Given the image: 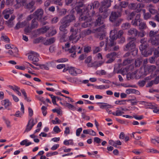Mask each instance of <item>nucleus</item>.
Returning a JSON list of instances; mask_svg holds the SVG:
<instances>
[{
    "instance_id": "obj_1",
    "label": "nucleus",
    "mask_w": 159,
    "mask_h": 159,
    "mask_svg": "<svg viewBox=\"0 0 159 159\" xmlns=\"http://www.w3.org/2000/svg\"><path fill=\"white\" fill-rule=\"evenodd\" d=\"M117 34V28H115L110 31V39H108V38H106V47L105 48V51L108 50L109 51L111 50H109V48L116 45V43L115 42V41L119 38Z\"/></svg>"
},
{
    "instance_id": "obj_2",
    "label": "nucleus",
    "mask_w": 159,
    "mask_h": 159,
    "mask_svg": "<svg viewBox=\"0 0 159 159\" xmlns=\"http://www.w3.org/2000/svg\"><path fill=\"white\" fill-rule=\"evenodd\" d=\"M136 39L135 37H129L128 38L129 43L126 44L124 48V50L126 51H131L135 48V42Z\"/></svg>"
},
{
    "instance_id": "obj_3",
    "label": "nucleus",
    "mask_w": 159,
    "mask_h": 159,
    "mask_svg": "<svg viewBox=\"0 0 159 159\" xmlns=\"http://www.w3.org/2000/svg\"><path fill=\"white\" fill-rule=\"evenodd\" d=\"M122 10V9L119 8L116 11L112 12L110 17V20L112 22L115 21L118 17L121 16Z\"/></svg>"
},
{
    "instance_id": "obj_4",
    "label": "nucleus",
    "mask_w": 159,
    "mask_h": 159,
    "mask_svg": "<svg viewBox=\"0 0 159 159\" xmlns=\"http://www.w3.org/2000/svg\"><path fill=\"white\" fill-rule=\"evenodd\" d=\"M144 7V4L143 3H131L128 5V8L132 10H136L138 12L141 11L142 8Z\"/></svg>"
},
{
    "instance_id": "obj_5",
    "label": "nucleus",
    "mask_w": 159,
    "mask_h": 159,
    "mask_svg": "<svg viewBox=\"0 0 159 159\" xmlns=\"http://www.w3.org/2000/svg\"><path fill=\"white\" fill-rule=\"evenodd\" d=\"M82 50V48H80V47L77 48L74 45L72 46L71 48L69 49L68 51L70 53H71L70 56L74 58L76 57V52H77L78 54H80L81 53Z\"/></svg>"
},
{
    "instance_id": "obj_6",
    "label": "nucleus",
    "mask_w": 159,
    "mask_h": 159,
    "mask_svg": "<svg viewBox=\"0 0 159 159\" xmlns=\"http://www.w3.org/2000/svg\"><path fill=\"white\" fill-rule=\"evenodd\" d=\"M148 46V44L146 43L145 44H141L139 47L140 50L141 51L142 53L145 57H147L152 54L151 51H146V49Z\"/></svg>"
},
{
    "instance_id": "obj_7",
    "label": "nucleus",
    "mask_w": 159,
    "mask_h": 159,
    "mask_svg": "<svg viewBox=\"0 0 159 159\" xmlns=\"http://www.w3.org/2000/svg\"><path fill=\"white\" fill-rule=\"evenodd\" d=\"M39 55L36 53L31 52L28 56V59L32 61V63L34 65H37V63L39 61Z\"/></svg>"
},
{
    "instance_id": "obj_8",
    "label": "nucleus",
    "mask_w": 159,
    "mask_h": 159,
    "mask_svg": "<svg viewBox=\"0 0 159 159\" xmlns=\"http://www.w3.org/2000/svg\"><path fill=\"white\" fill-rule=\"evenodd\" d=\"M80 20H81L86 21L84 23H82L81 26L82 27L85 28L91 25L90 22L88 21V17L84 15V13L81 14L79 17Z\"/></svg>"
},
{
    "instance_id": "obj_9",
    "label": "nucleus",
    "mask_w": 159,
    "mask_h": 159,
    "mask_svg": "<svg viewBox=\"0 0 159 159\" xmlns=\"http://www.w3.org/2000/svg\"><path fill=\"white\" fill-rule=\"evenodd\" d=\"M44 13L43 10L41 8H39L37 9L33 13L34 16H35L37 20L39 21L42 22V17Z\"/></svg>"
},
{
    "instance_id": "obj_10",
    "label": "nucleus",
    "mask_w": 159,
    "mask_h": 159,
    "mask_svg": "<svg viewBox=\"0 0 159 159\" xmlns=\"http://www.w3.org/2000/svg\"><path fill=\"white\" fill-rule=\"evenodd\" d=\"M35 2L34 0H31L30 2L24 3L25 8L31 10L30 12H33L36 9V7L34 6Z\"/></svg>"
},
{
    "instance_id": "obj_11",
    "label": "nucleus",
    "mask_w": 159,
    "mask_h": 159,
    "mask_svg": "<svg viewBox=\"0 0 159 159\" xmlns=\"http://www.w3.org/2000/svg\"><path fill=\"white\" fill-rule=\"evenodd\" d=\"M60 22L61 25L59 27L60 30L65 33H66L68 31L67 28L70 25L61 19L60 20Z\"/></svg>"
},
{
    "instance_id": "obj_12",
    "label": "nucleus",
    "mask_w": 159,
    "mask_h": 159,
    "mask_svg": "<svg viewBox=\"0 0 159 159\" xmlns=\"http://www.w3.org/2000/svg\"><path fill=\"white\" fill-rule=\"evenodd\" d=\"M34 120L32 118H30L29 119L26 125L25 129L24 132V133L25 132H28L30 131L33 128V126L35 124L34 122Z\"/></svg>"
},
{
    "instance_id": "obj_13",
    "label": "nucleus",
    "mask_w": 159,
    "mask_h": 159,
    "mask_svg": "<svg viewBox=\"0 0 159 159\" xmlns=\"http://www.w3.org/2000/svg\"><path fill=\"white\" fill-rule=\"evenodd\" d=\"M80 38V35L79 34H78L77 32L75 30V32L72 33L70 36L69 40L70 41H72L75 43H76Z\"/></svg>"
},
{
    "instance_id": "obj_14",
    "label": "nucleus",
    "mask_w": 159,
    "mask_h": 159,
    "mask_svg": "<svg viewBox=\"0 0 159 159\" xmlns=\"http://www.w3.org/2000/svg\"><path fill=\"white\" fill-rule=\"evenodd\" d=\"M61 20L70 25V23L75 20V17L74 15L71 14L66 16Z\"/></svg>"
},
{
    "instance_id": "obj_15",
    "label": "nucleus",
    "mask_w": 159,
    "mask_h": 159,
    "mask_svg": "<svg viewBox=\"0 0 159 159\" xmlns=\"http://www.w3.org/2000/svg\"><path fill=\"white\" fill-rule=\"evenodd\" d=\"M117 55L115 52L108 53L106 55V57L109 59L106 61L107 63H110L113 62L115 60V57Z\"/></svg>"
},
{
    "instance_id": "obj_16",
    "label": "nucleus",
    "mask_w": 159,
    "mask_h": 159,
    "mask_svg": "<svg viewBox=\"0 0 159 159\" xmlns=\"http://www.w3.org/2000/svg\"><path fill=\"white\" fill-rule=\"evenodd\" d=\"M140 102L142 104L148 106L149 107L148 108L151 109H153V111L154 112L159 114V109L157 107H155L154 106L152 105V104L151 103H148L147 102L144 101H141Z\"/></svg>"
},
{
    "instance_id": "obj_17",
    "label": "nucleus",
    "mask_w": 159,
    "mask_h": 159,
    "mask_svg": "<svg viewBox=\"0 0 159 159\" xmlns=\"http://www.w3.org/2000/svg\"><path fill=\"white\" fill-rule=\"evenodd\" d=\"M83 3L82 1L77 0L76 3L75 9L78 13H81L82 14L83 13L82 12L83 10L81 9L80 8L83 7Z\"/></svg>"
},
{
    "instance_id": "obj_18",
    "label": "nucleus",
    "mask_w": 159,
    "mask_h": 159,
    "mask_svg": "<svg viewBox=\"0 0 159 159\" xmlns=\"http://www.w3.org/2000/svg\"><path fill=\"white\" fill-rule=\"evenodd\" d=\"M99 3L98 1L94 2L93 3H91L88 5L87 10L85 11V12H88V10L92 9V8H97L99 6Z\"/></svg>"
},
{
    "instance_id": "obj_19",
    "label": "nucleus",
    "mask_w": 159,
    "mask_h": 159,
    "mask_svg": "<svg viewBox=\"0 0 159 159\" xmlns=\"http://www.w3.org/2000/svg\"><path fill=\"white\" fill-rule=\"evenodd\" d=\"M18 55V48L13 45L11 46V55L14 57H16Z\"/></svg>"
},
{
    "instance_id": "obj_20",
    "label": "nucleus",
    "mask_w": 159,
    "mask_h": 159,
    "mask_svg": "<svg viewBox=\"0 0 159 159\" xmlns=\"http://www.w3.org/2000/svg\"><path fill=\"white\" fill-rule=\"evenodd\" d=\"M93 23L94 26L96 27L100 26L102 25L104 23L103 19L101 16H99L98 18L96 19Z\"/></svg>"
},
{
    "instance_id": "obj_21",
    "label": "nucleus",
    "mask_w": 159,
    "mask_h": 159,
    "mask_svg": "<svg viewBox=\"0 0 159 159\" xmlns=\"http://www.w3.org/2000/svg\"><path fill=\"white\" fill-rule=\"evenodd\" d=\"M149 42L151 43L152 45L156 47L159 44V39L156 37H152L150 38Z\"/></svg>"
},
{
    "instance_id": "obj_22",
    "label": "nucleus",
    "mask_w": 159,
    "mask_h": 159,
    "mask_svg": "<svg viewBox=\"0 0 159 159\" xmlns=\"http://www.w3.org/2000/svg\"><path fill=\"white\" fill-rule=\"evenodd\" d=\"M140 14H137L134 20H133L131 22L132 25L134 26H137L138 22H140L141 20L140 19Z\"/></svg>"
},
{
    "instance_id": "obj_23",
    "label": "nucleus",
    "mask_w": 159,
    "mask_h": 159,
    "mask_svg": "<svg viewBox=\"0 0 159 159\" xmlns=\"http://www.w3.org/2000/svg\"><path fill=\"white\" fill-rule=\"evenodd\" d=\"M25 0H16V4L14 5V7L16 9H18L20 8L22 4L23 6L24 5V3H26Z\"/></svg>"
},
{
    "instance_id": "obj_24",
    "label": "nucleus",
    "mask_w": 159,
    "mask_h": 159,
    "mask_svg": "<svg viewBox=\"0 0 159 159\" xmlns=\"http://www.w3.org/2000/svg\"><path fill=\"white\" fill-rule=\"evenodd\" d=\"M36 18H34L31 21L30 27L33 29L37 28L39 26V24Z\"/></svg>"
},
{
    "instance_id": "obj_25",
    "label": "nucleus",
    "mask_w": 159,
    "mask_h": 159,
    "mask_svg": "<svg viewBox=\"0 0 159 159\" xmlns=\"http://www.w3.org/2000/svg\"><path fill=\"white\" fill-rule=\"evenodd\" d=\"M147 8L150 13L152 14H155L157 12V11L156 10L155 7L151 4L148 5Z\"/></svg>"
},
{
    "instance_id": "obj_26",
    "label": "nucleus",
    "mask_w": 159,
    "mask_h": 159,
    "mask_svg": "<svg viewBox=\"0 0 159 159\" xmlns=\"http://www.w3.org/2000/svg\"><path fill=\"white\" fill-rule=\"evenodd\" d=\"M138 31L134 28H131L128 31V34L134 37L138 35Z\"/></svg>"
},
{
    "instance_id": "obj_27",
    "label": "nucleus",
    "mask_w": 159,
    "mask_h": 159,
    "mask_svg": "<svg viewBox=\"0 0 159 159\" xmlns=\"http://www.w3.org/2000/svg\"><path fill=\"white\" fill-rule=\"evenodd\" d=\"M2 104L3 105L5 108L9 110L10 102L9 99H6L1 101Z\"/></svg>"
},
{
    "instance_id": "obj_28",
    "label": "nucleus",
    "mask_w": 159,
    "mask_h": 159,
    "mask_svg": "<svg viewBox=\"0 0 159 159\" xmlns=\"http://www.w3.org/2000/svg\"><path fill=\"white\" fill-rule=\"evenodd\" d=\"M106 29V25L105 24L102 25V26L100 27L96 28L95 30L100 33H105Z\"/></svg>"
},
{
    "instance_id": "obj_29",
    "label": "nucleus",
    "mask_w": 159,
    "mask_h": 159,
    "mask_svg": "<svg viewBox=\"0 0 159 159\" xmlns=\"http://www.w3.org/2000/svg\"><path fill=\"white\" fill-rule=\"evenodd\" d=\"M83 133L84 134H89L93 136H96V133L91 129L84 130L83 131Z\"/></svg>"
},
{
    "instance_id": "obj_30",
    "label": "nucleus",
    "mask_w": 159,
    "mask_h": 159,
    "mask_svg": "<svg viewBox=\"0 0 159 159\" xmlns=\"http://www.w3.org/2000/svg\"><path fill=\"white\" fill-rule=\"evenodd\" d=\"M111 5V0H103L102 2V6L104 8H107Z\"/></svg>"
},
{
    "instance_id": "obj_31",
    "label": "nucleus",
    "mask_w": 159,
    "mask_h": 159,
    "mask_svg": "<svg viewBox=\"0 0 159 159\" xmlns=\"http://www.w3.org/2000/svg\"><path fill=\"white\" fill-rule=\"evenodd\" d=\"M3 14L4 15V18L6 19H7L10 15V9L8 8L5 10L3 12Z\"/></svg>"
},
{
    "instance_id": "obj_32",
    "label": "nucleus",
    "mask_w": 159,
    "mask_h": 159,
    "mask_svg": "<svg viewBox=\"0 0 159 159\" xmlns=\"http://www.w3.org/2000/svg\"><path fill=\"white\" fill-rule=\"evenodd\" d=\"M55 38L54 37L51 38L46 40L44 43V44L46 45H49L53 43L55 41Z\"/></svg>"
},
{
    "instance_id": "obj_33",
    "label": "nucleus",
    "mask_w": 159,
    "mask_h": 159,
    "mask_svg": "<svg viewBox=\"0 0 159 159\" xmlns=\"http://www.w3.org/2000/svg\"><path fill=\"white\" fill-rule=\"evenodd\" d=\"M144 13L143 14V19L145 20H147L150 19L151 17V14L149 12H145V10L144 9L143 10Z\"/></svg>"
},
{
    "instance_id": "obj_34",
    "label": "nucleus",
    "mask_w": 159,
    "mask_h": 159,
    "mask_svg": "<svg viewBox=\"0 0 159 159\" xmlns=\"http://www.w3.org/2000/svg\"><path fill=\"white\" fill-rule=\"evenodd\" d=\"M139 26V29L140 30H145L148 28L146 23L144 22H140Z\"/></svg>"
},
{
    "instance_id": "obj_35",
    "label": "nucleus",
    "mask_w": 159,
    "mask_h": 159,
    "mask_svg": "<svg viewBox=\"0 0 159 159\" xmlns=\"http://www.w3.org/2000/svg\"><path fill=\"white\" fill-rule=\"evenodd\" d=\"M129 2L127 1H122L120 3V6L121 7V8H125L127 6L128 7Z\"/></svg>"
},
{
    "instance_id": "obj_36",
    "label": "nucleus",
    "mask_w": 159,
    "mask_h": 159,
    "mask_svg": "<svg viewBox=\"0 0 159 159\" xmlns=\"http://www.w3.org/2000/svg\"><path fill=\"white\" fill-rule=\"evenodd\" d=\"M75 68L72 67H68L69 72L70 74L73 76H75Z\"/></svg>"
},
{
    "instance_id": "obj_37",
    "label": "nucleus",
    "mask_w": 159,
    "mask_h": 159,
    "mask_svg": "<svg viewBox=\"0 0 159 159\" xmlns=\"http://www.w3.org/2000/svg\"><path fill=\"white\" fill-rule=\"evenodd\" d=\"M49 28L48 26H46L39 30V31L42 33H44L47 31Z\"/></svg>"
},
{
    "instance_id": "obj_38",
    "label": "nucleus",
    "mask_w": 159,
    "mask_h": 159,
    "mask_svg": "<svg viewBox=\"0 0 159 159\" xmlns=\"http://www.w3.org/2000/svg\"><path fill=\"white\" fill-rule=\"evenodd\" d=\"M105 33H100L97 35V38L99 39L100 40H101L105 38Z\"/></svg>"
},
{
    "instance_id": "obj_39",
    "label": "nucleus",
    "mask_w": 159,
    "mask_h": 159,
    "mask_svg": "<svg viewBox=\"0 0 159 159\" xmlns=\"http://www.w3.org/2000/svg\"><path fill=\"white\" fill-rule=\"evenodd\" d=\"M109 86L108 85H96L95 86V88L99 89H104L108 88Z\"/></svg>"
},
{
    "instance_id": "obj_40",
    "label": "nucleus",
    "mask_w": 159,
    "mask_h": 159,
    "mask_svg": "<svg viewBox=\"0 0 159 159\" xmlns=\"http://www.w3.org/2000/svg\"><path fill=\"white\" fill-rule=\"evenodd\" d=\"M137 15L135 12L133 11L130 13L128 16L127 19L128 20H132Z\"/></svg>"
},
{
    "instance_id": "obj_41",
    "label": "nucleus",
    "mask_w": 159,
    "mask_h": 159,
    "mask_svg": "<svg viewBox=\"0 0 159 159\" xmlns=\"http://www.w3.org/2000/svg\"><path fill=\"white\" fill-rule=\"evenodd\" d=\"M65 106L67 107L69 109H71L73 110H75V107L72 105L66 102L65 104Z\"/></svg>"
},
{
    "instance_id": "obj_42",
    "label": "nucleus",
    "mask_w": 159,
    "mask_h": 159,
    "mask_svg": "<svg viewBox=\"0 0 159 159\" xmlns=\"http://www.w3.org/2000/svg\"><path fill=\"white\" fill-rule=\"evenodd\" d=\"M94 32H92V30L88 29L87 30H85L83 31V33L85 36L91 34L92 33H93Z\"/></svg>"
},
{
    "instance_id": "obj_43",
    "label": "nucleus",
    "mask_w": 159,
    "mask_h": 159,
    "mask_svg": "<svg viewBox=\"0 0 159 159\" xmlns=\"http://www.w3.org/2000/svg\"><path fill=\"white\" fill-rule=\"evenodd\" d=\"M99 103L102 104L100 106V108L102 109H104L105 108H112V106L109 105L108 104L106 103Z\"/></svg>"
},
{
    "instance_id": "obj_44",
    "label": "nucleus",
    "mask_w": 159,
    "mask_h": 159,
    "mask_svg": "<svg viewBox=\"0 0 159 159\" xmlns=\"http://www.w3.org/2000/svg\"><path fill=\"white\" fill-rule=\"evenodd\" d=\"M67 79L69 81L74 83H76L78 81V78L75 77L72 78L70 77Z\"/></svg>"
},
{
    "instance_id": "obj_45",
    "label": "nucleus",
    "mask_w": 159,
    "mask_h": 159,
    "mask_svg": "<svg viewBox=\"0 0 159 159\" xmlns=\"http://www.w3.org/2000/svg\"><path fill=\"white\" fill-rule=\"evenodd\" d=\"M158 33V31H154L153 30H151L149 33V36L151 38L152 37H156Z\"/></svg>"
},
{
    "instance_id": "obj_46",
    "label": "nucleus",
    "mask_w": 159,
    "mask_h": 159,
    "mask_svg": "<svg viewBox=\"0 0 159 159\" xmlns=\"http://www.w3.org/2000/svg\"><path fill=\"white\" fill-rule=\"evenodd\" d=\"M127 101L126 100L116 101L115 102V103L117 105H125L126 104V101Z\"/></svg>"
},
{
    "instance_id": "obj_47",
    "label": "nucleus",
    "mask_w": 159,
    "mask_h": 159,
    "mask_svg": "<svg viewBox=\"0 0 159 159\" xmlns=\"http://www.w3.org/2000/svg\"><path fill=\"white\" fill-rule=\"evenodd\" d=\"M133 61L132 59H128L124 61L122 64L123 66H126L130 63Z\"/></svg>"
},
{
    "instance_id": "obj_48",
    "label": "nucleus",
    "mask_w": 159,
    "mask_h": 159,
    "mask_svg": "<svg viewBox=\"0 0 159 159\" xmlns=\"http://www.w3.org/2000/svg\"><path fill=\"white\" fill-rule=\"evenodd\" d=\"M47 107L45 106H43L41 108L43 115L44 116H46L47 114Z\"/></svg>"
},
{
    "instance_id": "obj_49",
    "label": "nucleus",
    "mask_w": 159,
    "mask_h": 159,
    "mask_svg": "<svg viewBox=\"0 0 159 159\" xmlns=\"http://www.w3.org/2000/svg\"><path fill=\"white\" fill-rule=\"evenodd\" d=\"M142 61L139 59H137L135 62V65L136 67H139L141 64Z\"/></svg>"
},
{
    "instance_id": "obj_50",
    "label": "nucleus",
    "mask_w": 159,
    "mask_h": 159,
    "mask_svg": "<svg viewBox=\"0 0 159 159\" xmlns=\"http://www.w3.org/2000/svg\"><path fill=\"white\" fill-rule=\"evenodd\" d=\"M122 27L123 29H128L130 27V24L128 23H126L123 24L122 25Z\"/></svg>"
},
{
    "instance_id": "obj_51",
    "label": "nucleus",
    "mask_w": 159,
    "mask_h": 159,
    "mask_svg": "<svg viewBox=\"0 0 159 159\" xmlns=\"http://www.w3.org/2000/svg\"><path fill=\"white\" fill-rule=\"evenodd\" d=\"M154 56L156 58L159 57V47L155 49L154 52Z\"/></svg>"
},
{
    "instance_id": "obj_52",
    "label": "nucleus",
    "mask_w": 159,
    "mask_h": 159,
    "mask_svg": "<svg viewBox=\"0 0 159 159\" xmlns=\"http://www.w3.org/2000/svg\"><path fill=\"white\" fill-rule=\"evenodd\" d=\"M136 98H135L132 99H129L127 100V101H130L131 103V105H136L137 104V102L136 100Z\"/></svg>"
},
{
    "instance_id": "obj_53",
    "label": "nucleus",
    "mask_w": 159,
    "mask_h": 159,
    "mask_svg": "<svg viewBox=\"0 0 159 159\" xmlns=\"http://www.w3.org/2000/svg\"><path fill=\"white\" fill-rule=\"evenodd\" d=\"M33 29H31V27H29V26L27 27H26L24 29V31L25 34H27V33H30L31 32V30Z\"/></svg>"
},
{
    "instance_id": "obj_54",
    "label": "nucleus",
    "mask_w": 159,
    "mask_h": 159,
    "mask_svg": "<svg viewBox=\"0 0 159 159\" xmlns=\"http://www.w3.org/2000/svg\"><path fill=\"white\" fill-rule=\"evenodd\" d=\"M98 63L97 62L95 61L94 62L88 64V66L89 67H98Z\"/></svg>"
},
{
    "instance_id": "obj_55",
    "label": "nucleus",
    "mask_w": 159,
    "mask_h": 159,
    "mask_svg": "<svg viewBox=\"0 0 159 159\" xmlns=\"http://www.w3.org/2000/svg\"><path fill=\"white\" fill-rule=\"evenodd\" d=\"M91 50V48L89 46L85 47L84 48V52L86 53H88Z\"/></svg>"
},
{
    "instance_id": "obj_56",
    "label": "nucleus",
    "mask_w": 159,
    "mask_h": 159,
    "mask_svg": "<svg viewBox=\"0 0 159 159\" xmlns=\"http://www.w3.org/2000/svg\"><path fill=\"white\" fill-rule=\"evenodd\" d=\"M145 34V32L144 30H142L140 32L138 31V36L141 38H142L144 36Z\"/></svg>"
},
{
    "instance_id": "obj_57",
    "label": "nucleus",
    "mask_w": 159,
    "mask_h": 159,
    "mask_svg": "<svg viewBox=\"0 0 159 159\" xmlns=\"http://www.w3.org/2000/svg\"><path fill=\"white\" fill-rule=\"evenodd\" d=\"M11 89H12L14 92H16L18 90H19L20 89L18 86L13 85L11 86Z\"/></svg>"
},
{
    "instance_id": "obj_58",
    "label": "nucleus",
    "mask_w": 159,
    "mask_h": 159,
    "mask_svg": "<svg viewBox=\"0 0 159 159\" xmlns=\"http://www.w3.org/2000/svg\"><path fill=\"white\" fill-rule=\"evenodd\" d=\"M66 35L65 34H63L61 37L60 40L61 42L66 41Z\"/></svg>"
},
{
    "instance_id": "obj_59",
    "label": "nucleus",
    "mask_w": 159,
    "mask_h": 159,
    "mask_svg": "<svg viewBox=\"0 0 159 159\" xmlns=\"http://www.w3.org/2000/svg\"><path fill=\"white\" fill-rule=\"evenodd\" d=\"M53 130L56 133H58L60 132L61 131V130L60 129L59 127L57 126H55L53 128Z\"/></svg>"
},
{
    "instance_id": "obj_60",
    "label": "nucleus",
    "mask_w": 159,
    "mask_h": 159,
    "mask_svg": "<svg viewBox=\"0 0 159 159\" xmlns=\"http://www.w3.org/2000/svg\"><path fill=\"white\" fill-rule=\"evenodd\" d=\"M123 20L121 19H117L116 21H115L116 22L115 23V25L116 26H119L122 21Z\"/></svg>"
},
{
    "instance_id": "obj_61",
    "label": "nucleus",
    "mask_w": 159,
    "mask_h": 159,
    "mask_svg": "<svg viewBox=\"0 0 159 159\" xmlns=\"http://www.w3.org/2000/svg\"><path fill=\"white\" fill-rule=\"evenodd\" d=\"M29 116L30 118H32L31 117L33 115V111L32 109L30 107L28 108Z\"/></svg>"
},
{
    "instance_id": "obj_62",
    "label": "nucleus",
    "mask_w": 159,
    "mask_h": 159,
    "mask_svg": "<svg viewBox=\"0 0 159 159\" xmlns=\"http://www.w3.org/2000/svg\"><path fill=\"white\" fill-rule=\"evenodd\" d=\"M146 83V81L144 80H142L139 81L138 83V85L140 87H142Z\"/></svg>"
},
{
    "instance_id": "obj_63",
    "label": "nucleus",
    "mask_w": 159,
    "mask_h": 159,
    "mask_svg": "<svg viewBox=\"0 0 159 159\" xmlns=\"http://www.w3.org/2000/svg\"><path fill=\"white\" fill-rule=\"evenodd\" d=\"M101 141L102 140L98 137H95L94 138V142L98 144H99Z\"/></svg>"
},
{
    "instance_id": "obj_64",
    "label": "nucleus",
    "mask_w": 159,
    "mask_h": 159,
    "mask_svg": "<svg viewBox=\"0 0 159 159\" xmlns=\"http://www.w3.org/2000/svg\"><path fill=\"white\" fill-rule=\"evenodd\" d=\"M101 50V49L99 47H96L93 50V53L94 54L100 51Z\"/></svg>"
}]
</instances>
